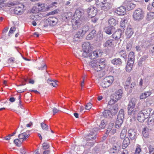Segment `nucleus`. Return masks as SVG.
<instances>
[{
	"label": "nucleus",
	"mask_w": 154,
	"mask_h": 154,
	"mask_svg": "<svg viewBox=\"0 0 154 154\" xmlns=\"http://www.w3.org/2000/svg\"><path fill=\"white\" fill-rule=\"evenodd\" d=\"M83 14V11L80 9H77L75 11L74 16L75 17V19L72 21V26L75 30L79 28L82 23L81 20L82 16Z\"/></svg>",
	"instance_id": "obj_1"
},
{
	"label": "nucleus",
	"mask_w": 154,
	"mask_h": 154,
	"mask_svg": "<svg viewBox=\"0 0 154 154\" xmlns=\"http://www.w3.org/2000/svg\"><path fill=\"white\" fill-rule=\"evenodd\" d=\"M57 3L56 2H52L49 5L47 6L45 5L38 3L33 6L32 9V11L33 13H36L39 11H46L49 10L50 8L55 6Z\"/></svg>",
	"instance_id": "obj_2"
},
{
	"label": "nucleus",
	"mask_w": 154,
	"mask_h": 154,
	"mask_svg": "<svg viewBox=\"0 0 154 154\" xmlns=\"http://www.w3.org/2000/svg\"><path fill=\"white\" fill-rule=\"evenodd\" d=\"M86 48L85 50L83 49L82 54V56L84 57H88L91 59H94L100 57L102 55V52L101 50H96L91 52L89 50Z\"/></svg>",
	"instance_id": "obj_3"
},
{
	"label": "nucleus",
	"mask_w": 154,
	"mask_h": 154,
	"mask_svg": "<svg viewBox=\"0 0 154 154\" xmlns=\"http://www.w3.org/2000/svg\"><path fill=\"white\" fill-rule=\"evenodd\" d=\"M105 60L104 58L100 60H95L90 63V66L92 67L96 71H100L105 66Z\"/></svg>",
	"instance_id": "obj_4"
},
{
	"label": "nucleus",
	"mask_w": 154,
	"mask_h": 154,
	"mask_svg": "<svg viewBox=\"0 0 154 154\" xmlns=\"http://www.w3.org/2000/svg\"><path fill=\"white\" fill-rule=\"evenodd\" d=\"M118 107L117 104H113L110 110H105L102 112L104 118H110L115 115L118 112Z\"/></svg>",
	"instance_id": "obj_5"
},
{
	"label": "nucleus",
	"mask_w": 154,
	"mask_h": 154,
	"mask_svg": "<svg viewBox=\"0 0 154 154\" xmlns=\"http://www.w3.org/2000/svg\"><path fill=\"white\" fill-rule=\"evenodd\" d=\"M152 111L151 109L148 108L139 112L137 114V117L138 121L141 122H143L146 119L149 117Z\"/></svg>",
	"instance_id": "obj_6"
},
{
	"label": "nucleus",
	"mask_w": 154,
	"mask_h": 154,
	"mask_svg": "<svg viewBox=\"0 0 154 154\" xmlns=\"http://www.w3.org/2000/svg\"><path fill=\"white\" fill-rule=\"evenodd\" d=\"M124 111L123 109H121L119 111L115 123V127L119 128L120 127L123 122L124 118Z\"/></svg>",
	"instance_id": "obj_7"
},
{
	"label": "nucleus",
	"mask_w": 154,
	"mask_h": 154,
	"mask_svg": "<svg viewBox=\"0 0 154 154\" xmlns=\"http://www.w3.org/2000/svg\"><path fill=\"white\" fill-rule=\"evenodd\" d=\"M96 4L98 7H100L101 9L107 10L109 9L112 5V3L109 2H107V1H103L101 2L100 1H96Z\"/></svg>",
	"instance_id": "obj_8"
},
{
	"label": "nucleus",
	"mask_w": 154,
	"mask_h": 154,
	"mask_svg": "<svg viewBox=\"0 0 154 154\" xmlns=\"http://www.w3.org/2000/svg\"><path fill=\"white\" fill-rule=\"evenodd\" d=\"M144 13L143 10L140 8L135 10L133 12V17L134 20L139 21L144 17Z\"/></svg>",
	"instance_id": "obj_9"
},
{
	"label": "nucleus",
	"mask_w": 154,
	"mask_h": 154,
	"mask_svg": "<svg viewBox=\"0 0 154 154\" xmlns=\"http://www.w3.org/2000/svg\"><path fill=\"white\" fill-rule=\"evenodd\" d=\"M113 80V76H106L103 79L100 85L103 88H107L112 84Z\"/></svg>",
	"instance_id": "obj_10"
},
{
	"label": "nucleus",
	"mask_w": 154,
	"mask_h": 154,
	"mask_svg": "<svg viewBox=\"0 0 154 154\" xmlns=\"http://www.w3.org/2000/svg\"><path fill=\"white\" fill-rule=\"evenodd\" d=\"M122 89H120L116 91L114 94L113 97L115 98V100H111L108 102L109 105H112L115 103L119 99H120L122 97Z\"/></svg>",
	"instance_id": "obj_11"
},
{
	"label": "nucleus",
	"mask_w": 154,
	"mask_h": 154,
	"mask_svg": "<svg viewBox=\"0 0 154 154\" xmlns=\"http://www.w3.org/2000/svg\"><path fill=\"white\" fill-rule=\"evenodd\" d=\"M122 33V30L120 29H118L111 36L113 40L116 41L117 42H119V43L122 40L121 36Z\"/></svg>",
	"instance_id": "obj_12"
},
{
	"label": "nucleus",
	"mask_w": 154,
	"mask_h": 154,
	"mask_svg": "<svg viewBox=\"0 0 154 154\" xmlns=\"http://www.w3.org/2000/svg\"><path fill=\"white\" fill-rule=\"evenodd\" d=\"M135 99L134 98H132L128 104V113L131 115L132 114L134 110L136 104Z\"/></svg>",
	"instance_id": "obj_13"
},
{
	"label": "nucleus",
	"mask_w": 154,
	"mask_h": 154,
	"mask_svg": "<svg viewBox=\"0 0 154 154\" xmlns=\"http://www.w3.org/2000/svg\"><path fill=\"white\" fill-rule=\"evenodd\" d=\"M86 12L88 15V17L90 18V17L95 16L97 13V11L95 7L91 6L87 9Z\"/></svg>",
	"instance_id": "obj_14"
},
{
	"label": "nucleus",
	"mask_w": 154,
	"mask_h": 154,
	"mask_svg": "<svg viewBox=\"0 0 154 154\" xmlns=\"http://www.w3.org/2000/svg\"><path fill=\"white\" fill-rule=\"evenodd\" d=\"M124 5L128 11L132 10L136 6V4L132 3L131 1H125L124 2Z\"/></svg>",
	"instance_id": "obj_15"
},
{
	"label": "nucleus",
	"mask_w": 154,
	"mask_h": 154,
	"mask_svg": "<svg viewBox=\"0 0 154 154\" xmlns=\"http://www.w3.org/2000/svg\"><path fill=\"white\" fill-rule=\"evenodd\" d=\"M128 136L131 140H135L137 136V132L134 129H130L128 131Z\"/></svg>",
	"instance_id": "obj_16"
},
{
	"label": "nucleus",
	"mask_w": 154,
	"mask_h": 154,
	"mask_svg": "<svg viewBox=\"0 0 154 154\" xmlns=\"http://www.w3.org/2000/svg\"><path fill=\"white\" fill-rule=\"evenodd\" d=\"M100 129V128L97 129L96 128H94L92 130V131L93 132V131H95V132H91L90 133H89L88 135V138H87L88 139L91 140H94L96 138V132L98 130H99Z\"/></svg>",
	"instance_id": "obj_17"
},
{
	"label": "nucleus",
	"mask_w": 154,
	"mask_h": 154,
	"mask_svg": "<svg viewBox=\"0 0 154 154\" xmlns=\"http://www.w3.org/2000/svg\"><path fill=\"white\" fill-rule=\"evenodd\" d=\"M20 6L16 7L14 9V13L17 15H21L23 13V9L24 8V6L23 4L20 5Z\"/></svg>",
	"instance_id": "obj_18"
},
{
	"label": "nucleus",
	"mask_w": 154,
	"mask_h": 154,
	"mask_svg": "<svg viewBox=\"0 0 154 154\" xmlns=\"http://www.w3.org/2000/svg\"><path fill=\"white\" fill-rule=\"evenodd\" d=\"M115 12L119 15H123L126 13V8L124 6H120L117 8Z\"/></svg>",
	"instance_id": "obj_19"
},
{
	"label": "nucleus",
	"mask_w": 154,
	"mask_h": 154,
	"mask_svg": "<svg viewBox=\"0 0 154 154\" xmlns=\"http://www.w3.org/2000/svg\"><path fill=\"white\" fill-rule=\"evenodd\" d=\"M111 63L114 65L120 66L122 64V60L120 58H114L110 61Z\"/></svg>",
	"instance_id": "obj_20"
},
{
	"label": "nucleus",
	"mask_w": 154,
	"mask_h": 154,
	"mask_svg": "<svg viewBox=\"0 0 154 154\" xmlns=\"http://www.w3.org/2000/svg\"><path fill=\"white\" fill-rule=\"evenodd\" d=\"M115 30V28L113 26H110L105 27L104 29V32L107 34L111 35L112 34Z\"/></svg>",
	"instance_id": "obj_21"
},
{
	"label": "nucleus",
	"mask_w": 154,
	"mask_h": 154,
	"mask_svg": "<svg viewBox=\"0 0 154 154\" xmlns=\"http://www.w3.org/2000/svg\"><path fill=\"white\" fill-rule=\"evenodd\" d=\"M39 15L38 13H36L31 15L29 17V19L34 21H38L42 19L41 15Z\"/></svg>",
	"instance_id": "obj_22"
},
{
	"label": "nucleus",
	"mask_w": 154,
	"mask_h": 154,
	"mask_svg": "<svg viewBox=\"0 0 154 154\" xmlns=\"http://www.w3.org/2000/svg\"><path fill=\"white\" fill-rule=\"evenodd\" d=\"M134 53L133 52H131L128 54V61L127 62H129L130 63H134L135 60Z\"/></svg>",
	"instance_id": "obj_23"
},
{
	"label": "nucleus",
	"mask_w": 154,
	"mask_h": 154,
	"mask_svg": "<svg viewBox=\"0 0 154 154\" xmlns=\"http://www.w3.org/2000/svg\"><path fill=\"white\" fill-rule=\"evenodd\" d=\"M134 33L133 30L130 27H128L126 31L125 34L127 38H130Z\"/></svg>",
	"instance_id": "obj_24"
},
{
	"label": "nucleus",
	"mask_w": 154,
	"mask_h": 154,
	"mask_svg": "<svg viewBox=\"0 0 154 154\" xmlns=\"http://www.w3.org/2000/svg\"><path fill=\"white\" fill-rule=\"evenodd\" d=\"M29 136V134H28L26 132H24L19 134L18 137L20 139L22 140L23 142L28 138Z\"/></svg>",
	"instance_id": "obj_25"
},
{
	"label": "nucleus",
	"mask_w": 154,
	"mask_h": 154,
	"mask_svg": "<svg viewBox=\"0 0 154 154\" xmlns=\"http://www.w3.org/2000/svg\"><path fill=\"white\" fill-rule=\"evenodd\" d=\"M151 94V92L150 91H145L142 93L140 96V99H143L149 97Z\"/></svg>",
	"instance_id": "obj_26"
},
{
	"label": "nucleus",
	"mask_w": 154,
	"mask_h": 154,
	"mask_svg": "<svg viewBox=\"0 0 154 154\" xmlns=\"http://www.w3.org/2000/svg\"><path fill=\"white\" fill-rule=\"evenodd\" d=\"M130 143V141L129 138L128 137H125L123 142L122 145V148L123 149L126 148Z\"/></svg>",
	"instance_id": "obj_27"
},
{
	"label": "nucleus",
	"mask_w": 154,
	"mask_h": 154,
	"mask_svg": "<svg viewBox=\"0 0 154 154\" xmlns=\"http://www.w3.org/2000/svg\"><path fill=\"white\" fill-rule=\"evenodd\" d=\"M117 21L114 18L110 17L108 23L110 26L114 27L117 24Z\"/></svg>",
	"instance_id": "obj_28"
},
{
	"label": "nucleus",
	"mask_w": 154,
	"mask_h": 154,
	"mask_svg": "<svg viewBox=\"0 0 154 154\" xmlns=\"http://www.w3.org/2000/svg\"><path fill=\"white\" fill-rule=\"evenodd\" d=\"M151 117L148 119L147 122L148 124L151 126L154 124V111H153Z\"/></svg>",
	"instance_id": "obj_29"
},
{
	"label": "nucleus",
	"mask_w": 154,
	"mask_h": 154,
	"mask_svg": "<svg viewBox=\"0 0 154 154\" xmlns=\"http://www.w3.org/2000/svg\"><path fill=\"white\" fill-rule=\"evenodd\" d=\"M96 31L94 30H92L91 32L87 35L86 38L88 40H91L96 35Z\"/></svg>",
	"instance_id": "obj_30"
},
{
	"label": "nucleus",
	"mask_w": 154,
	"mask_h": 154,
	"mask_svg": "<svg viewBox=\"0 0 154 154\" xmlns=\"http://www.w3.org/2000/svg\"><path fill=\"white\" fill-rule=\"evenodd\" d=\"M89 29V26L88 25H85L84 26L82 30L80 31L81 32V35H84L87 32Z\"/></svg>",
	"instance_id": "obj_31"
},
{
	"label": "nucleus",
	"mask_w": 154,
	"mask_h": 154,
	"mask_svg": "<svg viewBox=\"0 0 154 154\" xmlns=\"http://www.w3.org/2000/svg\"><path fill=\"white\" fill-rule=\"evenodd\" d=\"M83 35H81L80 31H79L74 36V41H78L79 40L82 38Z\"/></svg>",
	"instance_id": "obj_32"
},
{
	"label": "nucleus",
	"mask_w": 154,
	"mask_h": 154,
	"mask_svg": "<svg viewBox=\"0 0 154 154\" xmlns=\"http://www.w3.org/2000/svg\"><path fill=\"white\" fill-rule=\"evenodd\" d=\"M134 63H131L129 62L127 63L126 67V70L127 72H130L131 70Z\"/></svg>",
	"instance_id": "obj_33"
},
{
	"label": "nucleus",
	"mask_w": 154,
	"mask_h": 154,
	"mask_svg": "<svg viewBox=\"0 0 154 154\" xmlns=\"http://www.w3.org/2000/svg\"><path fill=\"white\" fill-rule=\"evenodd\" d=\"M127 20L125 18L122 19L120 24V26L123 29H124L125 27V26L127 25Z\"/></svg>",
	"instance_id": "obj_34"
},
{
	"label": "nucleus",
	"mask_w": 154,
	"mask_h": 154,
	"mask_svg": "<svg viewBox=\"0 0 154 154\" xmlns=\"http://www.w3.org/2000/svg\"><path fill=\"white\" fill-rule=\"evenodd\" d=\"M112 45V41L111 39H110L107 41L103 45L104 47L108 48L111 47Z\"/></svg>",
	"instance_id": "obj_35"
},
{
	"label": "nucleus",
	"mask_w": 154,
	"mask_h": 154,
	"mask_svg": "<svg viewBox=\"0 0 154 154\" xmlns=\"http://www.w3.org/2000/svg\"><path fill=\"white\" fill-rule=\"evenodd\" d=\"M19 2L17 1H13L12 2H9L6 4V5L8 7H11L19 5Z\"/></svg>",
	"instance_id": "obj_36"
},
{
	"label": "nucleus",
	"mask_w": 154,
	"mask_h": 154,
	"mask_svg": "<svg viewBox=\"0 0 154 154\" xmlns=\"http://www.w3.org/2000/svg\"><path fill=\"white\" fill-rule=\"evenodd\" d=\"M112 147L114 148L115 151L117 153L121 149V144L120 143H114Z\"/></svg>",
	"instance_id": "obj_37"
},
{
	"label": "nucleus",
	"mask_w": 154,
	"mask_h": 154,
	"mask_svg": "<svg viewBox=\"0 0 154 154\" xmlns=\"http://www.w3.org/2000/svg\"><path fill=\"white\" fill-rule=\"evenodd\" d=\"M127 129L125 128H124L121 131V133L120 134V138L121 139H123L124 138H125V137L126 136L127 133Z\"/></svg>",
	"instance_id": "obj_38"
},
{
	"label": "nucleus",
	"mask_w": 154,
	"mask_h": 154,
	"mask_svg": "<svg viewBox=\"0 0 154 154\" xmlns=\"http://www.w3.org/2000/svg\"><path fill=\"white\" fill-rule=\"evenodd\" d=\"M147 146L149 154H154V145H149Z\"/></svg>",
	"instance_id": "obj_39"
},
{
	"label": "nucleus",
	"mask_w": 154,
	"mask_h": 154,
	"mask_svg": "<svg viewBox=\"0 0 154 154\" xmlns=\"http://www.w3.org/2000/svg\"><path fill=\"white\" fill-rule=\"evenodd\" d=\"M131 79L130 77H128L125 83V88L126 90L128 89L130 87Z\"/></svg>",
	"instance_id": "obj_40"
},
{
	"label": "nucleus",
	"mask_w": 154,
	"mask_h": 154,
	"mask_svg": "<svg viewBox=\"0 0 154 154\" xmlns=\"http://www.w3.org/2000/svg\"><path fill=\"white\" fill-rule=\"evenodd\" d=\"M154 19V12L148 13L147 14V19L150 20Z\"/></svg>",
	"instance_id": "obj_41"
},
{
	"label": "nucleus",
	"mask_w": 154,
	"mask_h": 154,
	"mask_svg": "<svg viewBox=\"0 0 154 154\" xmlns=\"http://www.w3.org/2000/svg\"><path fill=\"white\" fill-rule=\"evenodd\" d=\"M147 131V128L146 127L144 128L142 131V134L143 137L145 138L148 137L149 136L148 133Z\"/></svg>",
	"instance_id": "obj_42"
},
{
	"label": "nucleus",
	"mask_w": 154,
	"mask_h": 154,
	"mask_svg": "<svg viewBox=\"0 0 154 154\" xmlns=\"http://www.w3.org/2000/svg\"><path fill=\"white\" fill-rule=\"evenodd\" d=\"M47 21L50 26L55 25L57 23V21L55 20H51L50 19H48Z\"/></svg>",
	"instance_id": "obj_43"
},
{
	"label": "nucleus",
	"mask_w": 154,
	"mask_h": 154,
	"mask_svg": "<svg viewBox=\"0 0 154 154\" xmlns=\"http://www.w3.org/2000/svg\"><path fill=\"white\" fill-rule=\"evenodd\" d=\"M106 122L104 120H102L100 122V124L99 125L100 128L101 129H104L106 127Z\"/></svg>",
	"instance_id": "obj_44"
},
{
	"label": "nucleus",
	"mask_w": 154,
	"mask_h": 154,
	"mask_svg": "<svg viewBox=\"0 0 154 154\" xmlns=\"http://www.w3.org/2000/svg\"><path fill=\"white\" fill-rule=\"evenodd\" d=\"M41 126L42 128V129L46 131H48V125H47L45 124L43 122H42L41 124Z\"/></svg>",
	"instance_id": "obj_45"
},
{
	"label": "nucleus",
	"mask_w": 154,
	"mask_h": 154,
	"mask_svg": "<svg viewBox=\"0 0 154 154\" xmlns=\"http://www.w3.org/2000/svg\"><path fill=\"white\" fill-rule=\"evenodd\" d=\"M119 53L121 54V57H123L124 59H126L127 58V54L124 51H121L119 52Z\"/></svg>",
	"instance_id": "obj_46"
},
{
	"label": "nucleus",
	"mask_w": 154,
	"mask_h": 154,
	"mask_svg": "<svg viewBox=\"0 0 154 154\" xmlns=\"http://www.w3.org/2000/svg\"><path fill=\"white\" fill-rule=\"evenodd\" d=\"M18 99L19 100V104H20V107L22 109V110L21 111V114H23L22 112L23 113H24L25 112V110L24 109H23V106L21 104V100H20V98L21 97L20 95H19L18 96Z\"/></svg>",
	"instance_id": "obj_47"
},
{
	"label": "nucleus",
	"mask_w": 154,
	"mask_h": 154,
	"mask_svg": "<svg viewBox=\"0 0 154 154\" xmlns=\"http://www.w3.org/2000/svg\"><path fill=\"white\" fill-rule=\"evenodd\" d=\"M141 150L140 146V145H138L136 148L134 154H139Z\"/></svg>",
	"instance_id": "obj_48"
},
{
	"label": "nucleus",
	"mask_w": 154,
	"mask_h": 154,
	"mask_svg": "<svg viewBox=\"0 0 154 154\" xmlns=\"http://www.w3.org/2000/svg\"><path fill=\"white\" fill-rule=\"evenodd\" d=\"M49 147V146L47 142H44L42 144V147L44 149H48Z\"/></svg>",
	"instance_id": "obj_49"
},
{
	"label": "nucleus",
	"mask_w": 154,
	"mask_h": 154,
	"mask_svg": "<svg viewBox=\"0 0 154 154\" xmlns=\"http://www.w3.org/2000/svg\"><path fill=\"white\" fill-rule=\"evenodd\" d=\"M14 142L16 144V145L18 146H20L21 145V141L18 139H15L14 140Z\"/></svg>",
	"instance_id": "obj_50"
},
{
	"label": "nucleus",
	"mask_w": 154,
	"mask_h": 154,
	"mask_svg": "<svg viewBox=\"0 0 154 154\" xmlns=\"http://www.w3.org/2000/svg\"><path fill=\"white\" fill-rule=\"evenodd\" d=\"M16 27L15 26H13V27H11L10 29V31L9 32V35H10V34H11L13 33V32L15 31L16 30Z\"/></svg>",
	"instance_id": "obj_51"
},
{
	"label": "nucleus",
	"mask_w": 154,
	"mask_h": 154,
	"mask_svg": "<svg viewBox=\"0 0 154 154\" xmlns=\"http://www.w3.org/2000/svg\"><path fill=\"white\" fill-rule=\"evenodd\" d=\"M91 18V21L93 23H96L98 20V18L95 16L90 17Z\"/></svg>",
	"instance_id": "obj_52"
},
{
	"label": "nucleus",
	"mask_w": 154,
	"mask_h": 154,
	"mask_svg": "<svg viewBox=\"0 0 154 154\" xmlns=\"http://www.w3.org/2000/svg\"><path fill=\"white\" fill-rule=\"evenodd\" d=\"M92 104L90 103H88L86 105L85 109L86 110H89L91 107Z\"/></svg>",
	"instance_id": "obj_53"
},
{
	"label": "nucleus",
	"mask_w": 154,
	"mask_h": 154,
	"mask_svg": "<svg viewBox=\"0 0 154 154\" xmlns=\"http://www.w3.org/2000/svg\"><path fill=\"white\" fill-rule=\"evenodd\" d=\"M146 59V57L145 56H143L139 60V64H141L142 62L144 61Z\"/></svg>",
	"instance_id": "obj_54"
},
{
	"label": "nucleus",
	"mask_w": 154,
	"mask_h": 154,
	"mask_svg": "<svg viewBox=\"0 0 154 154\" xmlns=\"http://www.w3.org/2000/svg\"><path fill=\"white\" fill-rule=\"evenodd\" d=\"M58 13V11L56 10H55L53 11H51V12H50L48 13L47 15V16L51 15H54Z\"/></svg>",
	"instance_id": "obj_55"
},
{
	"label": "nucleus",
	"mask_w": 154,
	"mask_h": 154,
	"mask_svg": "<svg viewBox=\"0 0 154 154\" xmlns=\"http://www.w3.org/2000/svg\"><path fill=\"white\" fill-rule=\"evenodd\" d=\"M132 48V45L131 43H129L127 44L126 47V48L128 51L131 50Z\"/></svg>",
	"instance_id": "obj_56"
},
{
	"label": "nucleus",
	"mask_w": 154,
	"mask_h": 154,
	"mask_svg": "<svg viewBox=\"0 0 154 154\" xmlns=\"http://www.w3.org/2000/svg\"><path fill=\"white\" fill-rule=\"evenodd\" d=\"M47 66L46 64H45L43 66H41L40 67L38 68V69L39 70H46L47 69Z\"/></svg>",
	"instance_id": "obj_57"
},
{
	"label": "nucleus",
	"mask_w": 154,
	"mask_h": 154,
	"mask_svg": "<svg viewBox=\"0 0 154 154\" xmlns=\"http://www.w3.org/2000/svg\"><path fill=\"white\" fill-rule=\"evenodd\" d=\"M112 128H111V127H110L108 126V128L106 129V135H108L109 134V132L111 131V130H112Z\"/></svg>",
	"instance_id": "obj_58"
},
{
	"label": "nucleus",
	"mask_w": 154,
	"mask_h": 154,
	"mask_svg": "<svg viewBox=\"0 0 154 154\" xmlns=\"http://www.w3.org/2000/svg\"><path fill=\"white\" fill-rule=\"evenodd\" d=\"M52 111L53 112V115H54L59 111V110L55 107L53 108Z\"/></svg>",
	"instance_id": "obj_59"
},
{
	"label": "nucleus",
	"mask_w": 154,
	"mask_h": 154,
	"mask_svg": "<svg viewBox=\"0 0 154 154\" xmlns=\"http://www.w3.org/2000/svg\"><path fill=\"white\" fill-rule=\"evenodd\" d=\"M14 60V57H11V58H9L8 60V62L9 63H13Z\"/></svg>",
	"instance_id": "obj_60"
},
{
	"label": "nucleus",
	"mask_w": 154,
	"mask_h": 154,
	"mask_svg": "<svg viewBox=\"0 0 154 154\" xmlns=\"http://www.w3.org/2000/svg\"><path fill=\"white\" fill-rule=\"evenodd\" d=\"M110 152L111 153H117L116 151L114 150V148L113 147L111 148L109 150Z\"/></svg>",
	"instance_id": "obj_61"
},
{
	"label": "nucleus",
	"mask_w": 154,
	"mask_h": 154,
	"mask_svg": "<svg viewBox=\"0 0 154 154\" xmlns=\"http://www.w3.org/2000/svg\"><path fill=\"white\" fill-rule=\"evenodd\" d=\"M136 50L137 51L139 52L141 51V47L138 45L136 47Z\"/></svg>",
	"instance_id": "obj_62"
},
{
	"label": "nucleus",
	"mask_w": 154,
	"mask_h": 154,
	"mask_svg": "<svg viewBox=\"0 0 154 154\" xmlns=\"http://www.w3.org/2000/svg\"><path fill=\"white\" fill-rule=\"evenodd\" d=\"M57 81L56 80L53 83H51L50 85H52L54 87H55L56 85H57Z\"/></svg>",
	"instance_id": "obj_63"
},
{
	"label": "nucleus",
	"mask_w": 154,
	"mask_h": 154,
	"mask_svg": "<svg viewBox=\"0 0 154 154\" xmlns=\"http://www.w3.org/2000/svg\"><path fill=\"white\" fill-rule=\"evenodd\" d=\"M152 48L151 51L152 53L154 54V43L152 45Z\"/></svg>",
	"instance_id": "obj_64"
}]
</instances>
